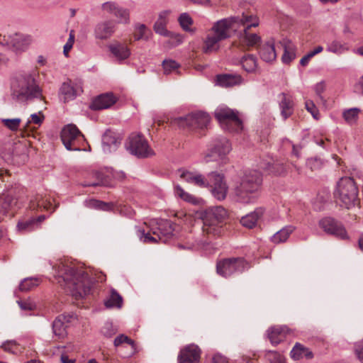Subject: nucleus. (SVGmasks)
<instances>
[{
    "mask_svg": "<svg viewBox=\"0 0 363 363\" xmlns=\"http://www.w3.org/2000/svg\"><path fill=\"white\" fill-rule=\"evenodd\" d=\"M319 227L328 235L341 240L348 239L345 228L342 223L334 218L325 217L318 222Z\"/></svg>",
    "mask_w": 363,
    "mask_h": 363,
    "instance_id": "nucleus-14",
    "label": "nucleus"
},
{
    "mask_svg": "<svg viewBox=\"0 0 363 363\" xmlns=\"http://www.w3.org/2000/svg\"><path fill=\"white\" fill-rule=\"evenodd\" d=\"M26 150V146L20 143H15L12 145V155L13 157L21 156L23 160H25L27 158Z\"/></svg>",
    "mask_w": 363,
    "mask_h": 363,
    "instance_id": "nucleus-46",
    "label": "nucleus"
},
{
    "mask_svg": "<svg viewBox=\"0 0 363 363\" xmlns=\"http://www.w3.org/2000/svg\"><path fill=\"white\" fill-rule=\"evenodd\" d=\"M296 57L294 50H291L285 43L284 44V54L281 60L284 64H289Z\"/></svg>",
    "mask_w": 363,
    "mask_h": 363,
    "instance_id": "nucleus-51",
    "label": "nucleus"
},
{
    "mask_svg": "<svg viewBox=\"0 0 363 363\" xmlns=\"http://www.w3.org/2000/svg\"><path fill=\"white\" fill-rule=\"evenodd\" d=\"M264 211V210L262 208H256L253 212L242 216L240 219V223L247 228H253L257 220L263 216Z\"/></svg>",
    "mask_w": 363,
    "mask_h": 363,
    "instance_id": "nucleus-29",
    "label": "nucleus"
},
{
    "mask_svg": "<svg viewBox=\"0 0 363 363\" xmlns=\"http://www.w3.org/2000/svg\"><path fill=\"white\" fill-rule=\"evenodd\" d=\"M257 57L254 55H247L242 57L241 65L247 72H253L257 67Z\"/></svg>",
    "mask_w": 363,
    "mask_h": 363,
    "instance_id": "nucleus-37",
    "label": "nucleus"
},
{
    "mask_svg": "<svg viewBox=\"0 0 363 363\" xmlns=\"http://www.w3.org/2000/svg\"><path fill=\"white\" fill-rule=\"evenodd\" d=\"M123 343H126V344L129 345L130 346H131V348L133 349V350H135V345L134 340H133L128 336H126L123 334H121L115 338L113 344H114L115 347H119Z\"/></svg>",
    "mask_w": 363,
    "mask_h": 363,
    "instance_id": "nucleus-48",
    "label": "nucleus"
},
{
    "mask_svg": "<svg viewBox=\"0 0 363 363\" xmlns=\"http://www.w3.org/2000/svg\"><path fill=\"white\" fill-rule=\"evenodd\" d=\"M323 164V160L318 157L310 158L306 162L307 166L313 171L320 169Z\"/></svg>",
    "mask_w": 363,
    "mask_h": 363,
    "instance_id": "nucleus-54",
    "label": "nucleus"
},
{
    "mask_svg": "<svg viewBox=\"0 0 363 363\" xmlns=\"http://www.w3.org/2000/svg\"><path fill=\"white\" fill-rule=\"evenodd\" d=\"M214 116L221 127L226 130L239 132L242 129V121L237 111L228 107H218L216 109Z\"/></svg>",
    "mask_w": 363,
    "mask_h": 363,
    "instance_id": "nucleus-9",
    "label": "nucleus"
},
{
    "mask_svg": "<svg viewBox=\"0 0 363 363\" xmlns=\"http://www.w3.org/2000/svg\"><path fill=\"white\" fill-rule=\"evenodd\" d=\"M213 363H228L226 357L220 354H216L213 357ZM246 363H252L250 360H247Z\"/></svg>",
    "mask_w": 363,
    "mask_h": 363,
    "instance_id": "nucleus-60",
    "label": "nucleus"
},
{
    "mask_svg": "<svg viewBox=\"0 0 363 363\" xmlns=\"http://www.w3.org/2000/svg\"><path fill=\"white\" fill-rule=\"evenodd\" d=\"M156 225L155 228H152V235H157L160 242H167L174 235V223L169 220L160 219Z\"/></svg>",
    "mask_w": 363,
    "mask_h": 363,
    "instance_id": "nucleus-17",
    "label": "nucleus"
},
{
    "mask_svg": "<svg viewBox=\"0 0 363 363\" xmlns=\"http://www.w3.org/2000/svg\"><path fill=\"white\" fill-rule=\"evenodd\" d=\"M290 329L286 325H274L267 330V337L272 345L277 346L284 341Z\"/></svg>",
    "mask_w": 363,
    "mask_h": 363,
    "instance_id": "nucleus-21",
    "label": "nucleus"
},
{
    "mask_svg": "<svg viewBox=\"0 0 363 363\" xmlns=\"http://www.w3.org/2000/svg\"><path fill=\"white\" fill-rule=\"evenodd\" d=\"M17 303L21 309L23 311H32L33 309V306L28 301L21 300L18 301Z\"/></svg>",
    "mask_w": 363,
    "mask_h": 363,
    "instance_id": "nucleus-62",
    "label": "nucleus"
},
{
    "mask_svg": "<svg viewBox=\"0 0 363 363\" xmlns=\"http://www.w3.org/2000/svg\"><path fill=\"white\" fill-rule=\"evenodd\" d=\"M1 347L5 352L15 354L17 352L18 343L15 340H6L2 343Z\"/></svg>",
    "mask_w": 363,
    "mask_h": 363,
    "instance_id": "nucleus-53",
    "label": "nucleus"
},
{
    "mask_svg": "<svg viewBox=\"0 0 363 363\" xmlns=\"http://www.w3.org/2000/svg\"><path fill=\"white\" fill-rule=\"evenodd\" d=\"M32 122L35 124L40 125L44 120V115L40 111L38 113H33L30 116Z\"/></svg>",
    "mask_w": 363,
    "mask_h": 363,
    "instance_id": "nucleus-59",
    "label": "nucleus"
},
{
    "mask_svg": "<svg viewBox=\"0 0 363 363\" xmlns=\"http://www.w3.org/2000/svg\"><path fill=\"white\" fill-rule=\"evenodd\" d=\"M325 89V82L323 81L317 83L314 87L315 94L320 98H322L321 94L324 92Z\"/></svg>",
    "mask_w": 363,
    "mask_h": 363,
    "instance_id": "nucleus-61",
    "label": "nucleus"
},
{
    "mask_svg": "<svg viewBox=\"0 0 363 363\" xmlns=\"http://www.w3.org/2000/svg\"><path fill=\"white\" fill-rule=\"evenodd\" d=\"M334 195L340 200L341 206L347 209L359 203L358 189L354 179L350 177H342L340 179Z\"/></svg>",
    "mask_w": 363,
    "mask_h": 363,
    "instance_id": "nucleus-6",
    "label": "nucleus"
},
{
    "mask_svg": "<svg viewBox=\"0 0 363 363\" xmlns=\"http://www.w3.org/2000/svg\"><path fill=\"white\" fill-rule=\"evenodd\" d=\"M313 57V55L312 54H311V52H309L308 54H306L305 56H303L301 60H300V65L303 67H305L306 66L310 60Z\"/></svg>",
    "mask_w": 363,
    "mask_h": 363,
    "instance_id": "nucleus-64",
    "label": "nucleus"
},
{
    "mask_svg": "<svg viewBox=\"0 0 363 363\" xmlns=\"http://www.w3.org/2000/svg\"><path fill=\"white\" fill-rule=\"evenodd\" d=\"M74 314H61L58 315L52 323V332L59 338H64L67 335L66 328L67 324L74 318Z\"/></svg>",
    "mask_w": 363,
    "mask_h": 363,
    "instance_id": "nucleus-22",
    "label": "nucleus"
},
{
    "mask_svg": "<svg viewBox=\"0 0 363 363\" xmlns=\"http://www.w3.org/2000/svg\"><path fill=\"white\" fill-rule=\"evenodd\" d=\"M279 106L281 116L285 121L293 115L294 111V102L291 95L284 92L278 95Z\"/></svg>",
    "mask_w": 363,
    "mask_h": 363,
    "instance_id": "nucleus-20",
    "label": "nucleus"
},
{
    "mask_svg": "<svg viewBox=\"0 0 363 363\" xmlns=\"http://www.w3.org/2000/svg\"><path fill=\"white\" fill-rule=\"evenodd\" d=\"M82 92L83 89L80 83L73 82L68 79L62 84L59 89L58 96L60 101L66 104L75 99Z\"/></svg>",
    "mask_w": 363,
    "mask_h": 363,
    "instance_id": "nucleus-16",
    "label": "nucleus"
},
{
    "mask_svg": "<svg viewBox=\"0 0 363 363\" xmlns=\"http://www.w3.org/2000/svg\"><path fill=\"white\" fill-rule=\"evenodd\" d=\"M16 203V201L9 195L0 198V221L2 219L1 216H13V208Z\"/></svg>",
    "mask_w": 363,
    "mask_h": 363,
    "instance_id": "nucleus-30",
    "label": "nucleus"
},
{
    "mask_svg": "<svg viewBox=\"0 0 363 363\" xmlns=\"http://www.w3.org/2000/svg\"><path fill=\"white\" fill-rule=\"evenodd\" d=\"M241 21L243 23L247 22V18H239L230 17L223 18L214 23L211 28V33L208 34L203 48L205 53H208L218 50V43L230 38L229 29L233 26V23Z\"/></svg>",
    "mask_w": 363,
    "mask_h": 363,
    "instance_id": "nucleus-5",
    "label": "nucleus"
},
{
    "mask_svg": "<svg viewBox=\"0 0 363 363\" xmlns=\"http://www.w3.org/2000/svg\"><path fill=\"white\" fill-rule=\"evenodd\" d=\"M101 8L104 11L117 18L118 19V23H129V11L126 9L119 6L116 2H105L102 4Z\"/></svg>",
    "mask_w": 363,
    "mask_h": 363,
    "instance_id": "nucleus-19",
    "label": "nucleus"
},
{
    "mask_svg": "<svg viewBox=\"0 0 363 363\" xmlns=\"http://www.w3.org/2000/svg\"><path fill=\"white\" fill-rule=\"evenodd\" d=\"M121 143L118 135L110 130H107L102 136V147L106 153H111L117 150Z\"/></svg>",
    "mask_w": 363,
    "mask_h": 363,
    "instance_id": "nucleus-23",
    "label": "nucleus"
},
{
    "mask_svg": "<svg viewBox=\"0 0 363 363\" xmlns=\"http://www.w3.org/2000/svg\"><path fill=\"white\" fill-rule=\"evenodd\" d=\"M168 14L169 12L167 11H162L159 15L158 19L154 25V30L155 33L166 37L171 35V32L168 31L166 28V24L167 22V18Z\"/></svg>",
    "mask_w": 363,
    "mask_h": 363,
    "instance_id": "nucleus-33",
    "label": "nucleus"
},
{
    "mask_svg": "<svg viewBox=\"0 0 363 363\" xmlns=\"http://www.w3.org/2000/svg\"><path fill=\"white\" fill-rule=\"evenodd\" d=\"M1 122L8 129L12 131H16L18 129L21 120L18 118L12 119L3 118L1 119Z\"/></svg>",
    "mask_w": 363,
    "mask_h": 363,
    "instance_id": "nucleus-50",
    "label": "nucleus"
},
{
    "mask_svg": "<svg viewBox=\"0 0 363 363\" xmlns=\"http://www.w3.org/2000/svg\"><path fill=\"white\" fill-rule=\"evenodd\" d=\"M95 175L98 179V182L93 183H85L83 184L84 186H106V182L104 180L103 174L100 172H96Z\"/></svg>",
    "mask_w": 363,
    "mask_h": 363,
    "instance_id": "nucleus-56",
    "label": "nucleus"
},
{
    "mask_svg": "<svg viewBox=\"0 0 363 363\" xmlns=\"http://www.w3.org/2000/svg\"><path fill=\"white\" fill-rule=\"evenodd\" d=\"M38 279L33 278H26L19 284V289L21 291H27L38 286Z\"/></svg>",
    "mask_w": 363,
    "mask_h": 363,
    "instance_id": "nucleus-47",
    "label": "nucleus"
},
{
    "mask_svg": "<svg viewBox=\"0 0 363 363\" xmlns=\"http://www.w3.org/2000/svg\"><path fill=\"white\" fill-rule=\"evenodd\" d=\"M150 35L151 31L147 29L145 24H138L135 26V33L134 34L135 40H147Z\"/></svg>",
    "mask_w": 363,
    "mask_h": 363,
    "instance_id": "nucleus-42",
    "label": "nucleus"
},
{
    "mask_svg": "<svg viewBox=\"0 0 363 363\" xmlns=\"http://www.w3.org/2000/svg\"><path fill=\"white\" fill-rule=\"evenodd\" d=\"M232 150L230 140L223 136L213 139L208 145L204 157L206 162L221 160L226 162L227 155Z\"/></svg>",
    "mask_w": 363,
    "mask_h": 363,
    "instance_id": "nucleus-8",
    "label": "nucleus"
},
{
    "mask_svg": "<svg viewBox=\"0 0 363 363\" xmlns=\"http://www.w3.org/2000/svg\"><path fill=\"white\" fill-rule=\"evenodd\" d=\"M116 23L112 21H106L99 23L95 29L96 37L104 40L110 38L115 31Z\"/></svg>",
    "mask_w": 363,
    "mask_h": 363,
    "instance_id": "nucleus-27",
    "label": "nucleus"
},
{
    "mask_svg": "<svg viewBox=\"0 0 363 363\" xmlns=\"http://www.w3.org/2000/svg\"><path fill=\"white\" fill-rule=\"evenodd\" d=\"M11 96L13 100L21 103L43 99L42 89L31 73L19 74L12 79Z\"/></svg>",
    "mask_w": 363,
    "mask_h": 363,
    "instance_id": "nucleus-2",
    "label": "nucleus"
},
{
    "mask_svg": "<svg viewBox=\"0 0 363 363\" xmlns=\"http://www.w3.org/2000/svg\"><path fill=\"white\" fill-rule=\"evenodd\" d=\"M290 356L294 360H299L303 357L311 359L313 357V354L309 348L299 342H296L290 352Z\"/></svg>",
    "mask_w": 363,
    "mask_h": 363,
    "instance_id": "nucleus-31",
    "label": "nucleus"
},
{
    "mask_svg": "<svg viewBox=\"0 0 363 363\" xmlns=\"http://www.w3.org/2000/svg\"><path fill=\"white\" fill-rule=\"evenodd\" d=\"M260 58L266 62H272L277 58V53L273 40H269L258 46Z\"/></svg>",
    "mask_w": 363,
    "mask_h": 363,
    "instance_id": "nucleus-25",
    "label": "nucleus"
},
{
    "mask_svg": "<svg viewBox=\"0 0 363 363\" xmlns=\"http://www.w3.org/2000/svg\"><path fill=\"white\" fill-rule=\"evenodd\" d=\"M79 137H84L75 125L69 124L64 127L61 132V140L65 148L71 151H80L76 140Z\"/></svg>",
    "mask_w": 363,
    "mask_h": 363,
    "instance_id": "nucleus-15",
    "label": "nucleus"
},
{
    "mask_svg": "<svg viewBox=\"0 0 363 363\" xmlns=\"http://www.w3.org/2000/svg\"><path fill=\"white\" fill-rule=\"evenodd\" d=\"M174 194L184 201L194 204L197 203V199L193 195L186 192L179 185L174 186Z\"/></svg>",
    "mask_w": 363,
    "mask_h": 363,
    "instance_id": "nucleus-43",
    "label": "nucleus"
},
{
    "mask_svg": "<svg viewBox=\"0 0 363 363\" xmlns=\"http://www.w3.org/2000/svg\"><path fill=\"white\" fill-rule=\"evenodd\" d=\"M179 23L182 29L186 32L194 33L195 30L192 29L190 26L193 24L194 21L192 18L187 13H182L179 18Z\"/></svg>",
    "mask_w": 363,
    "mask_h": 363,
    "instance_id": "nucleus-40",
    "label": "nucleus"
},
{
    "mask_svg": "<svg viewBox=\"0 0 363 363\" xmlns=\"http://www.w3.org/2000/svg\"><path fill=\"white\" fill-rule=\"evenodd\" d=\"M56 279L77 300L88 295L93 284L87 272L63 263L57 266Z\"/></svg>",
    "mask_w": 363,
    "mask_h": 363,
    "instance_id": "nucleus-1",
    "label": "nucleus"
},
{
    "mask_svg": "<svg viewBox=\"0 0 363 363\" xmlns=\"http://www.w3.org/2000/svg\"><path fill=\"white\" fill-rule=\"evenodd\" d=\"M306 109L311 113L313 117L318 119L319 112L315 105L312 101H306L305 103Z\"/></svg>",
    "mask_w": 363,
    "mask_h": 363,
    "instance_id": "nucleus-55",
    "label": "nucleus"
},
{
    "mask_svg": "<svg viewBox=\"0 0 363 363\" xmlns=\"http://www.w3.org/2000/svg\"><path fill=\"white\" fill-rule=\"evenodd\" d=\"M269 354H273L274 359L271 360V363H285L284 359L277 352L269 351Z\"/></svg>",
    "mask_w": 363,
    "mask_h": 363,
    "instance_id": "nucleus-63",
    "label": "nucleus"
},
{
    "mask_svg": "<svg viewBox=\"0 0 363 363\" xmlns=\"http://www.w3.org/2000/svg\"><path fill=\"white\" fill-rule=\"evenodd\" d=\"M51 203L42 197L37 196L35 200H31L30 202V208L35 210L37 208H44L47 210L50 209Z\"/></svg>",
    "mask_w": 363,
    "mask_h": 363,
    "instance_id": "nucleus-44",
    "label": "nucleus"
},
{
    "mask_svg": "<svg viewBox=\"0 0 363 363\" xmlns=\"http://www.w3.org/2000/svg\"><path fill=\"white\" fill-rule=\"evenodd\" d=\"M108 49L118 60H124L128 58L130 55V51L128 46L120 43L111 44L108 45Z\"/></svg>",
    "mask_w": 363,
    "mask_h": 363,
    "instance_id": "nucleus-32",
    "label": "nucleus"
},
{
    "mask_svg": "<svg viewBox=\"0 0 363 363\" xmlns=\"http://www.w3.org/2000/svg\"><path fill=\"white\" fill-rule=\"evenodd\" d=\"M162 67L164 74H169L172 72L177 70L179 64L173 60H164L162 62Z\"/></svg>",
    "mask_w": 363,
    "mask_h": 363,
    "instance_id": "nucleus-49",
    "label": "nucleus"
},
{
    "mask_svg": "<svg viewBox=\"0 0 363 363\" xmlns=\"http://www.w3.org/2000/svg\"><path fill=\"white\" fill-rule=\"evenodd\" d=\"M86 203L89 207L105 211H110L113 207V203H107L96 199H90L86 201Z\"/></svg>",
    "mask_w": 363,
    "mask_h": 363,
    "instance_id": "nucleus-39",
    "label": "nucleus"
},
{
    "mask_svg": "<svg viewBox=\"0 0 363 363\" xmlns=\"http://www.w3.org/2000/svg\"><path fill=\"white\" fill-rule=\"evenodd\" d=\"M250 267V264L242 257H231L219 260L216 264L217 273L228 278L237 273H242Z\"/></svg>",
    "mask_w": 363,
    "mask_h": 363,
    "instance_id": "nucleus-11",
    "label": "nucleus"
},
{
    "mask_svg": "<svg viewBox=\"0 0 363 363\" xmlns=\"http://www.w3.org/2000/svg\"><path fill=\"white\" fill-rule=\"evenodd\" d=\"M262 175L257 170L245 172L240 184L235 188V195L239 202L249 203L254 202L257 196L256 194L261 189Z\"/></svg>",
    "mask_w": 363,
    "mask_h": 363,
    "instance_id": "nucleus-4",
    "label": "nucleus"
},
{
    "mask_svg": "<svg viewBox=\"0 0 363 363\" xmlns=\"http://www.w3.org/2000/svg\"><path fill=\"white\" fill-rule=\"evenodd\" d=\"M226 216L225 209L220 206L206 208L202 213L203 231L208 235H219Z\"/></svg>",
    "mask_w": 363,
    "mask_h": 363,
    "instance_id": "nucleus-7",
    "label": "nucleus"
},
{
    "mask_svg": "<svg viewBox=\"0 0 363 363\" xmlns=\"http://www.w3.org/2000/svg\"><path fill=\"white\" fill-rule=\"evenodd\" d=\"M152 229L147 233H145V230L138 231V236L140 240L145 243H157L160 241L157 235L152 236Z\"/></svg>",
    "mask_w": 363,
    "mask_h": 363,
    "instance_id": "nucleus-45",
    "label": "nucleus"
},
{
    "mask_svg": "<svg viewBox=\"0 0 363 363\" xmlns=\"http://www.w3.org/2000/svg\"><path fill=\"white\" fill-rule=\"evenodd\" d=\"M116 102V98L112 93L102 94L96 97L91 103L89 107L92 110H102L108 108Z\"/></svg>",
    "mask_w": 363,
    "mask_h": 363,
    "instance_id": "nucleus-24",
    "label": "nucleus"
},
{
    "mask_svg": "<svg viewBox=\"0 0 363 363\" xmlns=\"http://www.w3.org/2000/svg\"><path fill=\"white\" fill-rule=\"evenodd\" d=\"M243 79L240 74H224L216 76V84L222 87H230L242 83Z\"/></svg>",
    "mask_w": 363,
    "mask_h": 363,
    "instance_id": "nucleus-26",
    "label": "nucleus"
},
{
    "mask_svg": "<svg viewBox=\"0 0 363 363\" xmlns=\"http://www.w3.org/2000/svg\"><path fill=\"white\" fill-rule=\"evenodd\" d=\"M354 352L357 358L363 363V340L355 344Z\"/></svg>",
    "mask_w": 363,
    "mask_h": 363,
    "instance_id": "nucleus-57",
    "label": "nucleus"
},
{
    "mask_svg": "<svg viewBox=\"0 0 363 363\" xmlns=\"http://www.w3.org/2000/svg\"><path fill=\"white\" fill-rule=\"evenodd\" d=\"M36 226L35 217H30L27 219H22L17 224V229L21 233H26L34 230Z\"/></svg>",
    "mask_w": 363,
    "mask_h": 363,
    "instance_id": "nucleus-36",
    "label": "nucleus"
},
{
    "mask_svg": "<svg viewBox=\"0 0 363 363\" xmlns=\"http://www.w3.org/2000/svg\"><path fill=\"white\" fill-rule=\"evenodd\" d=\"M104 305L108 308L113 307L121 308L123 305V298L116 289H112L110 296L104 301Z\"/></svg>",
    "mask_w": 363,
    "mask_h": 363,
    "instance_id": "nucleus-35",
    "label": "nucleus"
},
{
    "mask_svg": "<svg viewBox=\"0 0 363 363\" xmlns=\"http://www.w3.org/2000/svg\"><path fill=\"white\" fill-rule=\"evenodd\" d=\"M201 350L198 345L190 344L182 348L178 355V363H200Z\"/></svg>",
    "mask_w": 363,
    "mask_h": 363,
    "instance_id": "nucleus-18",
    "label": "nucleus"
},
{
    "mask_svg": "<svg viewBox=\"0 0 363 363\" xmlns=\"http://www.w3.org/2000/svg\"><path fill=\"white\" fill-rule=\"evenodd\" d=\"M117 332V329L113 326L111 322H106L101 329V334L106 337H111L115 335Z\"/></svg>",
    "mask_w": 363,
    "mask_h": 363,
    "instance_id": "nucleus-52",
    "label": "nucleus"
},
{
    "mask_svg": "<svg viewBox=\"0 0 363 363\" xmlns=\"http://www.w3.org/2000/svg\"><path fill=\"white\" fill-rule=\"evenodd\" d=\"M180 178L185 182L194 184L199 187H211L213 196L218 200H223L227 195L228 187L224 181V175L216 172H212L208 174L206 179L202 174L189 171H182Z\"/></svg>",
    "mask_w": 363,
    "mask_h": 363,
    "instance_id": "nucleus-3",
    "label": "nucleus"
},
{
    "mask_svg": "<svg viewBox=\"0 0 363 363\" xmlns=\"http://www.w3.org/2000/svg\"><path fill=\"white\" fill-rule=\"evenodd\" d=\"M326 50L336 55H341L347 50V48L341 42L335 40L327 44Z\"/></svg>",
    "mask_w": 363,
    "mask_h": 363,
    "instance_id": "nucleus-41",
    "label": "nucleus"
},
{
    "mask_svg": "<svg viewBox=\"0 0 363 363\" xmlns=\"http://www.w3.org/2000/svg\"><path fill=\"white\" fill-rule=\"evenodd\" d=\"M294 230L295 228L292 225L285 226L272 236L271 241L274 244L284 242Z\"/></svg>",
    "mask_w": 363,
    "mask_h": 363,
    "instance_id": "nucleus-34",
    "label": "nucleus"
},
{
    "mask_svg": "<svg viewBox=\"0 0 363 363\" xmlns=\"http://www.w3.org/2000/svg\"><path fill=\"white\" fill-rule=\"evenodd\" d=\"M209 122V116L205 112L199 111L183 117L174 118L172 120L171 123L181 128H187L191 130H194L196 128L203 129L207 127Z\"/></svg>",
    "mask_w": 363,
    "mask_h": 363,
    "instance_id": "nucleus-12",
    "label": "nucleus"
},
{
    "mask_svg": "<svg viewBox=\"0 0 363 363\" xmlns=\"http://www.w3.org/2000/svg\"><path fill=\"white\" fill-rule=\"evenodd\" d=\"M126 150L138 158H147L155 155L154 150L150 147L147 140L140 133H131L125 144Z\"/></svg>",
    "mask_w": 363,
    "mask_h": 363,
    "instance_id": "nucleus-10",
    "label": "nucleus"
},
{
    "mask_svg": "<svg viewBox=\"0 0 363 363\" xmlns=\"http://www.w3.org/2000/svg\"><path fill=\"white\" fill-rule=\"evenodd\" d=\"M360 111L358 108H349L343 111L342 117L348 124L352 125L357 121Z\"/></svg>",
    "mask_w": 363,
    "mask_h": 363,
    "instance_id": "nucleus-38",
    "label": "nucleus"
},
{
    "mask_svg": "<svg viewBox=\"0 0 363 363\" xmlns=\"http://www.w3.org/2000/svg\"><path fill=\"white\" fill-rule=\"evenodd\" d=\"M239 18H247V22L243 23L241 21H238L236 22H233V24L238 23L242 25L244 28L243 30L240 33V40L245 44L247 48L259 46V43L261 42V37L257 35L256 33H251L249 32V30L252 27H256L258 26V22L256 18H253L252 15H247L242 13V16H238Z\"/></svg>",
    "mask_w": 363,
    "mask_h": 363,
    "instance_id": "nucleus-13",
    "label": "nucleus"
},
{
    "mask_svg": "<svg viewBox=\"0 0 363 363\" xmlns=\"http://www.w3.org/2000/svg\"><path fill=\"white\" fill-rule=\"evenodd\" d=\"M74 41V36L71 33L69 34V38L67 42L66 43V44L64 45V48H63V52L65 56L68 55L69 51L72 49V48L73 46Z\"/></svg>",
    "mask_w": 363,
    "mask_h": 363,
    "instance_id": "nucleus-58",
    "label": "nucleus"
},
{
    "mask_svg": "<svg viewBox=\"0 0 363 363\" xmlns=\"http://www.w3.org/2000/svg\"><path fill=\"white\" fill-rule=\"evenodd\" d=\"M33 39L30 35H24L15 33L11 35L10 45L15 50H23L32 43Z\"/></svg>",
    "mask_w": 363,
    "mask_h": 363,
    "instance_id": "nucleus-28",
    "label": "nucleus"
}]
</instances>
